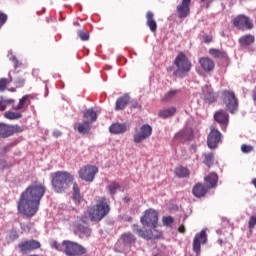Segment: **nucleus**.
I'll list each match as a JSON object with an SVG mask.
<instances>
[{
	"instance_id": "obj_1",
	"label": "nucleus",
	"mask_w": 256,
	"mask_h": 256,
	"mask_svg": "<svg viewBox=\"0 0 256 256\" xmlns=\"http://www.w3.org/2000/svg\"><path fill=\"white\" fill-rule=\"evenodd\" d=\"M46 191L47 188L41 182H32L20 195L18 201L19 213L26 217H35Z\"/></svg>"
},
{
	"instance_id": "obj_2",
	"label": "nucleus",
	"mask_w": 256,
	"mask_h": 256,
	"mask_svg": "<svg viewBox=\"0 0 256 256\" xmlns=\"http://www.w3.org/2000/svg\"><path fill=\"white\" fill-rule=\"evenodd\" d=\"M51 183L56 193H64L73 183L74 177L67 171H57L51 174Z\"/></svg>"
},
{
	"instance_id": "obj_3",
	"label": "nucleus",
	"mask_w": 256,
	"mask_h": 256,
	"mask_svg": "<svg viewBox=\"0 0 256 256\" xmlns=\"http://www.w3.org/2000/svg\"><path fill=\"white\" fill-rule=\"evenodd\" d=\"M111 211V206H109V200L105 197L99 198L96 201V205L92 206L88 210V215L91 221H101L104 217L109 215Z\"/></svg>"
},
{
	"instance_id": "obj_4",
	"label": "nucleus",
	"mask_w": 256,
	"mask_h": 256,
	"mask_svg": "<svg viewBox=\"0 0 256 256\" xmlns=\"http://www.w3.org/2000/svg\"><path fill=\"white\" fill-rule=\"evenodd\" d=\"M174 65L176 70L173 72V76L180 77L181 79H183V77H187L193 67L191 60H189L187 55H185L183 52H179L175 57Z\"/></svg>"
},
{
	"instance_id": "obj_5",
	"label": "nucleus",
	"mask_w": 256,
	"mask_h": 256,
	"mask_svg": "<svg viewBox=\"0 0 256 256\" xmlns=\"http://www.w3.org/2000/svg\"><path fill=\"white\" fill-rule=\"evenodd\" d=\"M62 245L67 256H81L87 253V249H85V247L71 240H64Z\"/></svg>"
},
{
	"instance_id": "obj_6",
	"label": "nucleus",
	"mask_w": 256,
	"mask_h": 256,
	"mask_svg": "<svg viewBox=\"0 0 256 256\" xmlns=\"http://www.w3.org/2000/svg\"><path fill=\"white\" fill-rule=\"evenodd\" d=\"M222 95L224 97L223 102L229 113H237L239 110V100L237 99V96H235V92L231 90H224Z\"/></svg>"
},
{
	"instance_id": "obj_7",
	"label": "nucleus",
	"mask_w": 256,
	"mask_h": 256,
	"mask_svg": "<svg viewBox=\"0 0 256 256\" xmlns=\"http://www.w3.org/2000/svg\"><path fill=\"white\" fill-rule=\"evenodd\" d=\"M132 231L138 237H141L142 239H145L146 241H151L153 239H161V236L163 233L157 229H152V230H143L139 228V225L133 224L132 226Z\"/></svg>"
},
{
	"instance_id": "obj_8",
	"label": "nucleus",
	"mask_w": 256,
	"mask_h": 256,
	"mask_svg": "<svg viewBox=\"0 0 256 256\" xmlns=\"http://www.w3.org/2000/svg\"><path fill=\"white\" fill-rule=\"evenodd\" d=\"M140 221L144 227H152V229H157V223H159V213L154 209H148L144 212V215L140 218Z\"/></svg>"
},
{
	"instance_id": "obj_9",
	"label": "nucleus",
	"mask_w": 256,
	"mask_h": 256,
	"mask_svg": "<svg viewBox=\"0 0 256 256\" xmlns=\"http://www.w3.org/2000/svg\"><path fill=\"white\" fill-rule=\"evenodd\" d=\"M78 173L82 181L93 183V181L95 180V175L99 173V168L93 165H86L83 166Z\"/></svg>"
},
{
	"instance_id": "obj_10",
	"label": "nucleus",
	"mask_w": 256,
	"mask_h": 256,
	"mask_svg": "<svg viewBox=\"0 0 256 256\" xmlns=\"http://www.w3.org/2000/svg\"><path fill=\"white\" fill-rule=\"evenodd\" d=\"M232 24L236 27V29H240L241 31H251L253 29V21L249 16H245L244 14H240L236 16L232 20Z\"/></svg>"
},
{
	"instance_id": "obj_11",
	"label": "nucleus",
	"mask_w": 256,
	"mask_h": 256,
	"mask_svg": "<svg viewBox=\"0 0 256 256\" xmlns=\"http://www.w3.org/2000/svg\"><path fill=\"white\" fill-rule=\"evenodd\" d=\"M153 135V127L149 124H144L140 127V130L134 134V143H143L145 139H149Z\"/></svg>"
},
{
	"instance_id": "obj_12",
	"label": "nucleus",
	"mask_w": 256,
	"mask_h": 256,
	"mask_svg": "<svg viewBox=\"0 0 256 256\" xmlns=\"http://www.w3.org/2000/svg\"><path fill=\"white\" fill-rule=\"evenodd\" d=\"M219 143H221V132L215 127H211L207 137L209 149H217Z\"/></svg>"
},
{
	"instance_id": "obj_13",
	"label": "nucleus",
	"mask_w": 256,
	"mask_h": 256,
	"mask_svg": "<svg viewBox=\"0 0 256 256\" xmlns=\"http://www.w3.org/2000/svg\"><path fill=\"white\" fill-rule=\"evenodd\" d=\"M205 243H207V232L201 230L195 235L193 240V251L197 256L201 255V245H205Z\"/></svg>"
},
{
	"instance_id": "obj_14",
	"label": "nucleus",
	"mask_w": 256,
	"mask_h": 256,
	"mask_svg": "<svg viewBox=\"0 0 256 256\" xmlns=\"http://www.w3.org/2000/svg\"><path fill=\"white\" fill-rule=\"evenodd\" d=\"M21 253H29L31 251H36V249H41V242L37 240H25L18 244Z\"/></svg>"
},
{
	"instance_id": "obj_15",
	"label": "nucleus",
	"mask_w": 256,
	"mask_h": 256,
	"mask_svg": "<svg viewBox=\"0 0 256 256\" xmlns=\"http://www.w3.org/2000/svg\"><path fill=\"white\" fill-rule=\"evenodd\" d=\"M238 43L242 49H248L250 53L255 51V48L251 47L255 43V36L253 34H245L238 39Z\"/></svg>"
},
{
	"instance_id": "obj_16",
	"label": "nucleus",
	"mask_w": 256,
	"mask_h": 256,
	"mask_svg": "<svg viewBox=\"0 0 256 256\" xmlns=\"http://www.w3.org/2000/svg\"><path fill=\"white\" fill-rule=\"evenodd\" d=\"M191 13V0H182L181 4L177 6V15L179 19H186Z\"/></svg>"
},
{
	"instance_id": "obj_17",
	"label": "nucleus",
	"mask_w": 256,
	"mask_h": 256,
	"mask_svg": "<svg viewBox=\"0 0 256 256\" xmlns=\"http://www.w3.org/2000/svg\"><path fill=\"white\" fill-rule=\"evenodd\" d=\"M214 121L219 125L227 127L229 125V113L223 109L216 111L214 113Z\"/></svg>"
},
{
	"instance_id": "obj_18",
	"label": "nucleus",
	"mask_w": 256,
	"mask_h": 256,
	"mask_svg": "<svg viewBox=\"0 0 256 256\" xmlns=\"http://www.w3.org/2000/svg\"><path fill=\"white\" fill-rule=\"evenodd\" d=\"M199 64L206 73H211V71L215 70V61L209 57L199 58Z\"/></svg>"
},
{
	"instance_id": "obj_19",
	"label": "nucleus",
	"mask_w": 256,
	"mask_h": 256,
	"mask_svg": "<svg viewBox=\"0 0 256 256\" xmlns=\"http://www.w3.org/2000/svg\"><path fill=\"white\" fill-rule=\"evenodd\" d=\"M207 191H209L207 185L203 183H197L192 189V194L194 195V197L201 198L207 195Z\"/></svg>"
},
{
	"instance_id": "obj_20",
	"label": "nucleus",
	"mask_w": 256,
	"mask_h": 256,
	"mask_svg": "<svg viewBox=\"0 0 256 256\" xmlns=\"http://www.w3.org/2000/svg\"><path fill=\"white\" fill-rule=\"evenodd\" d=\"M204 182L208 189H213V187H217V183L219 182V176L217 175V173L212 172L205 176Z\"/></svg>"
},
{
	"instance_id": "obj_21",
	"label": "nucleus",
	"mask_w": 256,
	"mask_h": 256,
	"mask_svg": "<svg viewBox=\"0 0 256 256\" xmlns=\"http://www.w3.org/2000/svg\"><path fill=\"white\" fill-rule=\"evenodd\" d=\"M146 25L151 33H157V21H155V14L152 11L146 13Z\"/></svg>"
},
{
	"instance_id": "obj_22",
	"label": "nucleus",
	"mask_w": 256,
	"mask_h": 256,
	"mask_svg": "<svg viewBox=\"0 0 256 256\" xmlns=\"http://www.w3.org/2000/svg\"><path fill=\"white\" fill-rule=\"evenodd\" d=\"M130 97L127 94L120 96L115 103V111H123L126 105H129Z\"/></svg>"
},
{
	"instance_id": "obj_23",
	"label": "nucleus",
	"mask_w": 256,
	"mask_h": 256,
	"mask_svg": "<svg viewBox=\"0 0 256 256\" xmlns=\"http://www.w3.org/2000/svg\"><path fill=\"white\" fill-rule=\"evenodd\" d=\"M109 131L113 135H121L127 131V125L121 123H114L109 127Z\"/></svg>"
},
{
	"instance_id": "obj_24",
	"label": "nucleus",
	"mask_w": 256,
	"mask_h": 256,
	"mask_svg": "<svg viewBox=\"0 0 256 256\" xmlns=\"http://www.w3.org/2000/svg\"><path fill=\"white\" fill-rule=\"evenodd\" d=\"M120 239L124 245H133L134 243H137V237H135V235L131 232L123 233Z\"/></svg>"
},
{
	"instance_id": "obj_25",
	"label": "nucleus",
	"mask_w": 256,
	"mask_h": 256,
	"mask_svg": "<svg viewBox=\"0 0 256 256\" xmlns=\"http://www.w3.org/2000/svg\"><path fill=\"white\" fill-rule=\"evenodd\" d=\"M29 95H24L22 98L19 99V102L17 105H13L12 109L14 111H21L27 107V103H30L29 101Z\"/></svg>"
},
{
	"instance_id": "obj_26",
	"label": "nucleus",
	"mask_w": 256,
	"mask_h": 256,
	"mask_svg": "<svg viewBox=\"0 0 256 256\" xmlns=\"http://www.w3.org/2000/svg\"><path fill=\"white\" fill-rule=\"evenodd\" d=\"M177 113V108L170 107L165 108L159 111L158 115L161 117V119H168V117H173Z\"/></svg>"
},
{
	"instance_id": "obj_27",
	"label": "nucleus",
	"mask_w": 256,
	"mask_h": 256,
	"mask_svg": "<svg viewBox=\"0 0 256 256\" xmlns=\"http://www.w3.org/2000/svg\"><path fill=\"white\" fill-rule=\"evenodd\" d=\"M209 54L214 57V59H227V52L217 48H210Z\"/></svg>"
},
{
	"instance_id": "obj_28",
	"label": "nucleus",
	"mask_w": 256,
	"mask_h": 256,
	"mask_svg": "<svg viewBox=\"0 0 256 256\" xmlns=\"http://www.w3.org/2000/svg\"><path fill=\"white\" fill-rule=\"evenodd\" d=\"M11 137L10 125L0 122V139H7Z\"/></svg>"
},
{
	"instance_id": "obj_29",
	"label": "nucleus",
	"mask_w": 256,
	"mask_h": 256,
	"mask_svg": "<svg viewBox=\"0 0 256 256\" xmlns=\"http://www.w3.org/2000/svg\"><path fill=\"white\" fill-rule=\"evenodd\" d=\"M204 93V100L206 103L211 104L217 101V94H215V92H213L211 89L207 88L206 90H204Z\"/></svg>"
},
{
	"instance_id": "obj_30",
	"label": "nucleus",
	"mask_w": 256,
	"mask_h": 256,
	"mask_svg": "<svg viewBox=\"0 0 256 256\" xmlns=\"http://www.w3.org/2000/svg\"><path fill=\"white\" fill-rule=\"evenodd\" d=\"M84 119L86 123H89L91 125V123H94V121H97V112H95L93 109H88L84 113Z\"/></svg>"
},
{
	"instance_id": "obj_31",
	"label": "nucleus",
	"mask_w": 256,
	"mask_h": 256,
	"mask_svg": "<svg viewBox=\"0 0 256 256\" xmlns=\"http://www.w3.org/2000/svg\"><path fill=\"white\" fill-rule=\"evenodd\" d=\"M78 133L82 135H87L89 131H91V124L89 122L85 121L83 123L78 124Z\"/></svg>"
},
{
	"instance_id": "obj_32",
	"label": "nucleus",
	"mask_w": 256,
	"mask_h": 256,
	"mask_svg": "<svg viewBox=\"0 0 256 256\" xmlns=\"http://www.w3.org/2000/svg\"><path fill=\"white\" fill-rule=\"evenodd\" d=\"M204 160L203 163L207 167H213V161H215V155L212 152L204 153L203 154Z\"/></svg>"
},
{
	"instance_id": "obj_33",
	"label": "nucleus",
	"mask_w": 256,
	"mask_h": 256,
	"mask_svg": "<svg viewBox=\"0 0 256 256\" xmlns=\"http://www.w3.org/2000/svg\"><path fill=\"white\" fill-rule=\"evenodd\" d=\"M190 171L189 169L183 167V166H178L176 169H175V175L176 177H180L181 179L185 178V177H189L190 175Z\"/></svg>"
},
{
	"instance_id": "obj_34",
	"label": "nucleus",
	"mask_w": 256,
	"mask_h": 256,
	"mask_svg": "<svg viewBox=\"0 0 256 256\" xmlns=\"http://www.w3.org/2000/svg\"><path fill=\"white\" fill-rule=\"evenodd\" d=\"M4 117L9 121H15L17 119H21V117H23V114H21L20 112L6 111L4 113Z\"/></svg>"
},
{
	"instance_id": "obj_35",
	"label": "nucleus",
	"mask_w": 256,
	"mask_h": 256,
	"mask_svg": "<svg viewBox=\"0 0 256 256\" xmlns=\"http://www.w3.org/2000/svg\"><path fill=\"white\" fill-rule=\"evenodd\" d=\"M76 230L80 235H83V237H91V229L89 227L78 224Z\"/></svg>"
},
{
	"instance_id": "obj_36",
	"label": "nucleus",
	"mask_w": 256,
	"mask_h": 256,
	"mask_svg": "<svg viewBox=\"0 0 256 256\" xmlns=\"http://www.w3.org/2000/svg\"><path fill=\"white\" fill-rule=\"evenodd\" d=\"M9 80L7 78H1L0 79V92L3 93L5 89H7V85L9 83H13V76H11V73L8 74Z\"/></svg>"
},
{
	"instance_id": "obj_37",
	"label": "nucleus",
	"mask_w": 256,
	"mask_h": 256,
	"mask_svg": "<svg viewBox=\"0 0 256 256\" xmlns=\"http://www.w3.org/2000/svg\"><path fill=\"white\" fill-rule=\"evenodd\" d=\"M121 186L117 182H112L110 185L107 186V189L111 195H115L117 193V189H120Z\"/></svg>"
},
{
	"instance_id": "obj_38",
	"label": "nucleus",
	"mask_w": 256,
	"mask_h": 256,
	"mask_svg": "<svg viewBox=\"0 0 256 256\" xmlns=\"http://www.w3.org/2000/svg\"><path fill=\"white\" fill-rule=\"evenodd\" d=\"M10 61H12V63L14 64V69H19V67H21L22 69H26L25 64H23L22 62H20L17 57L12 56L10 57Z\"/></svg>"
},
{
	"instance_id": "obj_39",
	"label": "nucleus",
	"mask_w": 256,
	"mask_h": 256,
	"mask_svg": "<svg viewBox=\"0 0 256 256\" xmlns=\"http://www.w3.org/2000/svg\"><path fill=\"white\" fill-rule=\"evenodd\" d=\"M174 139L176 141H185L187 139V131L186 130H182L178 133L175 134Z\"/></svg>"
},
{
	"instance_id": "obj_40",
	"label": "nucleus",
	"mask_w": 256,
	"mask_h": 256,
	"mask_svg": "<svg viewBox=\"0 0 256 256\" xmlns=\"http://www.w3.org/2000/svg\"><path fill=\"white\" fill-rule=\"evenodd\" d=\"M23 127L19 125H10V137L11 135H15V133H23Z\"/></svg>"
},
{
	"instance_id": "obj_41",
	"label": "nucleus",
	"mask_w": 256,
	"mask_h": 256,
	"mask_svg": "<svg viewBox=\"0 0 256 256\" xmlns=\"http://www.w3.org/2000/svg\"><path fill=\"white\" fill-rule=\"evenodd\" d=\"M14 83L16 87H24L25 86V78L21 76H16Z\"/></svg>"
},
{
	"instance_id": "obj_42",
	"label": "nucleus",
	"mask_w": 256,
	"mask_h": 256,
	"mask_svg": "<svg viewBox=\"0 0 256 256\" xmlns=\"http://www.w3.org/2000/svg\"><path fill=\"white\" fill-rule=\"evenodd\" d=\"M78 36L81 39V41H89V32L80 30L78 31Z\"/></svg>"
},
{
	"instance_id": "obj_43",
	"label": "nucleus",
	"mask_w": 256,
	"mask_h": 256,
	"mask_svg": "<svg viewBox=\"0 0 256 256\" xmlns=\"http://www.w3.org/2000/svg\"><path fill=\"white\" fill-rule=\"evenodd\" d=\"M178 91L177 90H171L166 93L165 95V101H169L170 99H173L177 95Z\"/></svg>"
},
{
	"instance_id": "obj_44",
	"label": "nucleus",
	"mask_w": 256,
	"mask_h": 256,
	"mask_svg": "<svg viewBox=\"0 0 256 256\" xmlns=\"http://www.w3.org/2000/svg\"><path fill=\"white\" fill-rule=\"evenodd\" d=\"M241 151H242V153H251V151H253V146L247 145V144H243L241 146Z\"/></svg>"
},
{
	"instance_id": "obj_45",
	"label": "nucleus",
	"mask_w": 256,
	"mask_h": 256,
	"mask_svg": "<svg viewBox=\"0 0 256 256\" xmlns=\"http://www.w3.org/2000/svg\"><path fill=\"white\" fill-rule=\"evenodd\" d=\"M9 239H10V241H17V239H19V234L17 233L16 230L10 231Z\"/></svg>"
},
{
	"instance_id": "obj_46",
	"label": "nucleus",
	"mask_w": 256,
	"mask_h": 256,
	"mask_svg": "<svg viewBox=\"0 0 256 256\" xmlns=\"http://www.w3.org/2000/svg\"><path fill=\"white\" fill-rule=\"evenodd\" d=\"M51 247H53V249H56V251H61V247H63V244H60L59 242H57V240H53L51 242Z\"/></svg>"
},
{
	"instance_id": "obj_47",
	"label": "nucleus",
	"mask_w": 256,
	"mask_h": 256,
	"mask_svg": "<svg viewBox=\"0 0 256 256\" xmlns=\"http://www.w3.org/2000/svg\"><path fill=\"white\" fill-rule=\"evenodd\" d=\"M72 199H73V201H75V203L79 204L83 201V196H81V193L73 194Z\"/></svg>"
},
{
	"instance_id": "obj_48",
	"label": "nucleus",
	"mask_w": 256,
	"mask_h": 256,
	"mask_svg": "<svg viewBox=\"0 0 256 256\" xmlns=\"http://www.w3.org/2000/svg\"><path fill=\"white\" fill-rule=\"evenodd\" d=\"M163 225H171L173 223V218L171 216H164L162 218Z\"/></svg>"
},
{
	"instance_id": "obj_49",
	"label": "nucleus",
	"mask_w": 256,
	"mask_h": 256,
	"mask_svg": "<svg viewBox=\"0 0 256 256\" xmlns=\"http://www.w3.org/2000/svg\"><path fill=\"white\" fill-rule=\"evenodd\" d=\"M7 22V14L0 11V29L2 25H5Z\"/></svg>"
},
{
	"instance_id": "obj_50",
	"label": "nucleus",
	"mask_w": 256,
	"mask_h": 256,
	"mask_svg": "<svg viewBox=\"0 0 256 256\" xmlns=\"http://www.w3.org/2000/svg\"><path fill=\"white\" fill-rule=\"evenodd\" d=\"M249 229H255L256 225V216H251L248 222Z\"/></svg>"
},
{
	"instance_id": "obj_51",
	"label": "nucleus",
	"mask_w": 256,
	"mask_h": 256,
	"mask_svg": "<svg viewBox=\"0 0 256 256\" xmlns=\"http://www.w3.org/2000/svg\"><path fill=\"white\" fill-rule=\"evenodd\" d=\"M200 1H201V3H204L203 7L205 9H209V7H211V3H212L211 0H200Z\"/></svg>"
},
{
	"instance_id": "obj_52",
	"label": "nucleus",
	"mask_w": 256,
	"mask_h": 256,
	"mask_svg": "<svg viewBox=\"0 0 256 256\" xmlns=\"http://www.w3.org/2000/svg\"><path fill=\"white\" fill-rule=\"evenodd\" d=\"M81 193V190L79 189V185L77 183L73 184V195Z\"/></svg>"
},
{
	"instance_id": "obj_53",
	"label": "nucleus",
	"mask_w": 256,
	"mask_h": 256,
	"mask_svg": "<svg viewBox=\"0 0 256 256\" xmlns=\"http://www.w3.org/2000/svg\"><path fill=\"white\" fill-rule=\"evenodd\" d=\"M203 40H204V43H211V41H213V37L206 34V35H203Z\"/></svg>"
},
{
	"instance_id": "obj_54",
	"label": "nucleus",
	"mask_w": 256,
	"mask_h": 256,
	"mask_svg": "<svg viewBox=\"0 0 256 256\" xmlns=\"http://www.w3.org/2000/svg\"><path fill=\"white\" fill-rule=\"evenodd\" d=\"M7 109V104L5 101L0 102V111H5Z\"/></svg>"
},
{
	"instance_id": "obj_55",
	"label": "nucleus",
	"mask_w": 256,
	"mask_h": 256,
	"mask_svg": "<svg viewBox=\"0 0 256 256\" xmlns=\"http://www.w3.org/2000/svg\"><path fill=\"white\" fill-rule=\"evenodd\" d=\"M4 103L7 105H14L15 104V99H6L4 100Z\"/></svg>"
},
{
	"instance_id": "obj_56",
	"label": "nucleus",
	"mask_w": 256,
	"mask_h": 256,
	"mask_svg": "<svg viewBox=\"0 0 256 256\" xmlns=\"http://www.w3.org/2000/svg\"><path fill=\"white\" fill-rule=\"evenodd\" d=\"M132 107L134 109H141V105L138 102H132Z\"/></svg>"
},
{
	"instance_id": "obj_57",
	"label": "nucleus",
	"mask_w": 256,
	"mask_h": 256,
	"mask_svg": "<svg viewBox=\"0 0 256 256\" xmlns=\"http://www.w3.org/2000/svg\"><path fill=\"white\" fill-rule=\"evenodd\" d=\"M178 232L185 233V225H180V227L178 228Z\"/></svg>"
},
{
	"instance_id": "obj_58",
	"label": "nucleus",
	"mask_w": 256,
	"mask_h": 256,
	"mask_svg": "<svg viewBox=\"0 0 256 256\" xmlns=\"http://www.w3.org/2000/svg\"><path fill=\"white\" fill-rule=\"evenodd\" d=\"M8 91H10V93H15L17 91V89L12 87V88H9Z\"/></svg>"
},
{
	"instance_id": "obj_59",
	"label": "nucleus",
	"mask_w": 256,
	"mask_h": 256,
	"mask_svg": "<svg viewBox=\"0 0 256 256\" xmlns=\"http://www.w3.org/2000/svg\"><path fill=\"white\" fill-rule=\"evenodd\" d=\"M123 201H124V203H129V202L131 201V199L128 198V197H125V198L123 199Z\"/></svg>"
},
{
	"instance_id": "obj_60",
	"label": "nucleus",
	"mask_w": 256,
	"mask_h": 256,
	"mask_svg": "<svg viewBox=\"0 0 256 256\" xmlns=\"http://www.w3.org/2000/svg\"><path fill=\"white\" fill-rule=\"evenodd\" d=\"M80 221H82V223H87V217H82Z\"/></svg>"
},
{
	"instance_id": "obj_61",
	"label": "nucleus",
	"mask_w": 256,
	"mask_h": 256,
	"mask_svg": "<svg viewBox=\"0 0 256 256\" xmlns=\"http://www.w3.org/2000/svg\"><path fill=\"white\" fill-rule=\"evenodd\" d=\"M252 99L253 101H256V91L253 92Z\"/></svg>"
},
{
	"instance_id": "obj_62",
	"label": "nucleus",
	"mask_w": 256,
	"mask_h": 256,
	"mask_svg": "<svg viewBox=\"0 0 256 256\" xmlns=\"http://www.w3.org/2000/svg\"><path fill=\"white\" fill-rule=\"evenodd\" d=\"M54 135H55V137H60L61 132H55Z\"/></svg>"
},
{
	"instance_id": "obj_63",
	"label": "nucleus",
	"mask_w": 256,
	"mask_h": 256,
	"mask_svg": "<svg viewBox=\"0 0 256 256\" xmlns=\"http://www.w3.org/2000/svg\"><path fill=\"white\" fill-rule=\"evenodd\" d=\"M167 71H168V73H171V71H173V67H168Z\"/></svg>"
},
{
	"instance_id": "obj_64",
	"label": "nucleus",
	"mask_w": 256,
	"mask_h": 256,
	"mask_svg": "<svg viewBox=\"0 0 256 256\" xmlns=\"http://www.w3.org/2000/svg\"><path fill=\"white\" fill-rule=\"evenodd\" d=\"M128 221H133V218L129 217V218H128Z\"/></svg>"
}]
</instances>
